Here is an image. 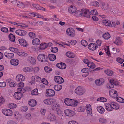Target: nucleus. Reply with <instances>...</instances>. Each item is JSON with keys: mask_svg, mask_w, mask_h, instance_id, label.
I'll return each mask as SVG.
<instances>
[{"mask_svg": "<svg viewBox=\"0 0 124 124\" xmlns=\"http://www.w3.org/2000/svg\"><path fill=\"white\" fill-rule=\"evenodd\" d=\"M2 112L3 114L7 116H10L13 115V112L9 109L8 108H4L2 110Z\"/></svg>", "mask_w": 124, "mask_h": 124, "instance_id": "nucleus-5", "label": "nucleus"}, {"mask_svg": "<svg viewBox=\"0 0 124 124\" xmlns=\"http://www.w3.org/2000/svg\"><path fill=\"white\" fill-rule=\"evenodd\" d=\"M8 124H18L16 121L13 120H9L7 122Z\"/></svg>", "mask_w": 124, "mask_h": 124, "instance_id": "nucleus-59", "label": "nucleus"}, {"mask_svg": "<svg viewBox=\"0 0 124 124\" xmlns=\"http://www.w3.org/2000/svg\"><path fill=\"white\" fill-rule=\"evenodd\" d=\"M9 50L15 53H17L18 52V50L17 48L12 47L9 48Z\"/></svg>", "mask_w": 124, "mask_h": 124, "instance_id": "nucleus-57", "label": "nucleus"}, {"mask_svg": "<svg viewBox=\"0 0 124 124\" xmlns=\"http://www.w3.org/2000/svg\"><path fill=\"white\" fill-rule=\"evenodd\" d=\"M20 110L23 112H26L28 110V107L25 106H23L20 107Z\"/></svg>", "mask_w": 124, "mask_h": 124, "instance_id": "nucleus-49", "label": "nucleus"}, {"mask_svg": "<svg viewBox=\"0 0 124 124\" xmlns=\"http://www.w3.org/2000/svg\"><path fill=\"white\" fill-rule=\"evenodd\" d=\"M41 79V77L38 76H33L31 77V81L30 82V83L31 84H34L35 82L40 80Z\"/></svg>", "mask_w": 124, "mask_h": 124, "instance_id": "nucleus-10", "label": "nucleus"}, {"mask_svg": "<svg viewBox=\"0 0 124 124\" xmlns=\"http://www.w3.org/2000/svg\"><path fill=\"white\" fill-rule=\"evenodd\" d=\"M42 83L46 85H47L48 84V82L47 80L45 78H42L41 81Z\"/></svg>", "mask_w": 124, "mask_h": 124, "instance_id": "nucleus-63", "label": "nucleus"}, {"mask_svg": "<svg viewBox=\"0 0 124 124\" xmlns=\"http://www.w3.org/2000/svg\"><path fill=\"white\" fill-rule=\"evenodd\" d=\"M54 89L57 91H59L62 88V85H57L54 86Z\"/></svg>", "mask_w": 124, "mask_h": 124, "instance_id": "nucleus-46", "label": "nucleus"}, {"mask_svg": "<svg viewBox=\"0 0 124 124\" xmlns=\"http://www.w3.org/2000/svg\"><path fill=\"white\" fill-rule=\"evenodd\" d=\"M29 35L31 39H34L36 37L35 34L32 32H30L29 33Z\"/></svg>", "mask_w": 124, "mask_h": 124, "instance_id": "nucleus-60", "label": "nucleus"}, {"mask_svg": "<svg viewBox=\"0 0 124 124\" xmlns=\"http://www.w3.org/2000/svg\"><path fill=\"white\" fill-rule=\"evenodd\" d=\"M86 109L87 114H91L92 113V110L90 104H87L86 106Z\"/></svg>", "mask_w": 124, "mask_h": 124, "instance_id": "nucleus-25", "label": "nucleus"}, {"mask_svg": "<svg viewBox=\"0 0 124 124\" xmlns=\"http://www.w3.org/2000/svg\"><path fill=\"white\" fill-rule=\"evenodd\" d=\"M102 37L105 39L107 40L110 38V36L108 33L107 32L104 34Z\"/></svg>", "mask_w": 124, "mask_h": 124, "instance_id": "nucleus-44", "label": "nucleus"}, {"mask_svg": "<svg viewBox=\"0 0 124 124\" xmlns=\"http://www.w3.org/2000/svg\"><path fill=\"white\" fill-rule=\"evenodd\" d=\"M64 112L65 115L68 116H72L75 115V112L71 110H65Z\"/></svg>", "mask_w": 124, "mask_h": 124, "instance_id": "nucleus-13", "label": "nucleus"}, {"mask_svg": "<svg viewBox=\"0 0 124 124\" xmlns=\"http://www.w3.org/2000/svg\"><path fill=\"white\" fill-rule=\"evenodd\" d=\"M32 67L29 66L27 67L23 68V70L25 72H32Z\"/></svg>", "mask_w": 124, "mask_h": 124, "instance_id": "nucleus-29", "label": "nucleus"}, {"mask_svg": "<svg viewBox=\"0 0 124 124\" xmlns=\"http://www.w3.org/2000/svg\"><path fill=\"white\" fill-rule=\"evenodd\" d=\"M101 7L102 9L105 10L107 11H111L109 8L108 4L107 3H105L104 2H101Z\"/></svg>", "mask_w": 124, "mask_h": 124, "instance_id": "nucleus-11", "label": "nucleus"}, {"mask_svg": "<svg viewBox=\"0 0 124 124\" xmlns=\"http://www.w3.org/2000/svg\"><path fill=\"white\" fill-rule=\"evenodd\" d=\"M83 16H85L87 18H90V16L89 10L86 9H83L82 10Z\"/></svg>", "mask_w": 124, "mask_h": 124, "instance_id": "nucleus-21", "label": "nucleus"}, {"mask_svg": "<svg viewBox=\"0 0 124 124\" xmlns=\"http://www.w3.org/2000/svg\"><path fill=\"white\" fill-rule=\"evenodd\" d=\"M95 82L97 86H100L104 84V80L103 78H100L96 79Z\"/></svg>", "mask_w": 124, "mask_h": 124, "instance_id": "nucleus-15", "label": "nucleus"}, {"mask_svg": "<svg viewBox=\"0 0 124 124\" xmlns=\"http://www.w3.org/2000/svg\"><path fill=\"white\" fill-rule=\"evenodd\" d=\"M32 43L34 45L37 46L40 44V41L39 39L36 38L32 41Z\"/></svg>", "mask_w": 124, "mask_h": 124, "instance_id": "nucleus-28", "label": "nucleus"}, {"mask_svg": "<svg viewBox=\"0 0 124 124\" xmlns=\"http://www.w3.org/2000/svg\"><path fill=\"white\" fill-rule=\"evenodd\" d=\"M27 60L29 63L32 65H35L36 63V60L35 58L33 57L28 56Z\"/></svg>", "mask_w": 124, "mask_h": 124, "instance_id": "nucleus-16", "label": "nucleus"}, {"mask_svg": "<svg viewBox=\"0 0 124 124\" xmlns=\"http://www.w3.org/2000/svg\"><path fill=\"white\" fill-rule=\"evenodd\" d=\"M88 67L91 69H94L95 67V64L93 62H90L87 65Z\"/></svg>", "mask_w": 124, "mask_h": 124, "instance_id": "nucleus-43", "label": "nucleus"}, {"mask_svg": "<svg viewBox=\"0 0 124 124\" xmlns=\"http://www.w3.org/2000/svg\"><path fill=\"white\" fill-rule=\"evenodd\" d=\"M11 64L14 66H17L19 63V61L17 59H11L10 61Z\"/></svg>", "mask_w": 124, "mask_h": 124, "instance_id": "nucleus-26", "label": "nucleus"}, {"mask_svg": "<svg viewBox=\"0 0 124 124\" xmlns=\"http://www.w3.org/2000/svg\"><path fill=\"white\" fill-rule=\"evenodd\" d=\"M54 79L55 82L59 84L63 83L64 81L63 78L59 76H56L54 78Z\"/></svg>", "mask_w": 124, "mask_h": 124, "instance_id": "nucleus-9", "label": "nucleus"}, {"mask_svg": "<svg viewBox=\"0 0 124 124\" xmlns=\"http://www.w3.org/2000/svg\"><path fill=\"white\" fill-rule=\"evenodd\" d=\"M25 118L28 120H30L32 119V116L30 113L28 112H26L25 115Z\"/></svg>", "mask_w": 124, "mask_h": 124, "instance_id": "nucleus-39", "label": "nucleus"}, {"mask_svg": "<svg viewBox=\"0 0 124 124\" xmlns=\"http://www.w3.org/2000/svg\"><path fill=\"white\" fill-rule=\"evenodd\" d=\"M25 78V77L22 74H18L17 76L16 79L18 81H23Z\"/></svg>", "mask_w": 124, "mask_h": 124, "instance_id": "nucleus-22", "label": "nucleus"}, {"mask_svg": "<svg viewBox=\"0 0 124 124\" xmlns=\"http://www.w3.org/2000/svg\"><path fill=\"white\" fill-rule=\"evenodd\" d=\"M8 107L10 109H13L16 108L17 107V105L15 103H9L8 105Z\"/></svg>", "mask_w": 124, "mask_h": 124, "instance_id": "nucleus-47", "label": "nucleus"}, {"mask_svg": "<svg viewBox=\"0 0 124 124\" xmlns=\"http://www.w3.org/2000/svg\"><path fill=\"white\" fill-rule=\"evenodd\" d=\"M114 43L117 45H120L122 44L123 41L120 38L117 37L114 41Z\"/></svg>", "mask_w": 124, "mask_h": 124, "instance_id": "nucleus-24", "label": "nucleus"}, {"mask_svg": "<svg viewBox=\"0 0 124 124\" xmlns=\"http://www.w3.org/2000/svg\"><path fill=\"white\" fill-rule=\"evenodd\" d=\"M96 109L97 111L100 114L103 113L105 111L104 108L101 106H98L96 108Z\"/></svg>", "mask_w": 124, "mask_h": 124, "instance_id": "nucleus-27", "label": "nucleus"}, {"mask_svg": "<svg viewBox=\"0 0 124 124\" xmlns=\"http://www.w3.org/2000/svg\"><path fill=\"white\" fill-rule=\"evenodd\" d=\"M85 109V107L83 106H81L77 108V111L79 112H83Z\"/></svg>", "mask_w": 124, "mask_h": 124, "instance_id": "nucleus-50", "label": "nucleus"}, {"mask_svg": "<svg viewBox=\"0 0 124 124\" xmlns=\"http://www.w3.org/2000/svg\"><path fill=\"white\" fill-rule=\"evenodd\" d=\"M48 105H51L50 110H55L60 107L59 104L57 103L56 100L53 98H50Z\"/></svg>", "mask_w": 124, "mask_h": 124, "instance_id": "nucleus-2", "label": "nucleus"}, {"mask_svg": "<svg viewBox=\"0 0 124 124\" xmlns=\"http://www.w3.org/2000/svg\"><path fill=\"white\" fill-rule=\"evenodd\" d=\"M107 99L106 98L102 97H101L98 98L97 101L101 102H105L107 101Z\"/></svg>", "mask_w": 124, "mask_h": 124, "instance_id": "nucleus-52", "label": "nucleus"}, {"mask_svg": "<svg viewBox=\"0 0 124 124\" xmlns=\"http://www.w3.org/2000/svg\"><path fill=\"white\" fill-rule=\"evenodd\" d=\"M105 107L106 110L108 111H111L113 110L111 102L110 103H106L105 104Z\"/></svg>", "mask_w": 124, "mask_h": 124, "instance_id": "nucleus-17", "label": "nucleus"}, {"mask_svg": "<svg viewBox=\"0 0 124 124\" xmlns=\"http://www.w3.org/2000/svg\"><path fill=\"white\" fill-rule=\"evenodd\" d=\"M110 82L111 83H112L113 85L114 84L116 85H118L119 84L118 81L112 79L110 80Z\"/></svg>", "mask_w": 124, "mask_h": 124, "instance_id": "nucleus-56", "label": "nucleus"}, {"mask_svg": "<svg viewBox=\"0 0 124 124\" xmlns=\"http://www.w3.org/2000/svg\"><path fill=\"white\" fill-rule=\"evenodd\" d=\"M37 59L39 61L43 62H46L48 60L47 56L43 54H39L37 57Z\"/></svg>", "mask_w": 124, "mask_h": 124, "instance_id": "nucleus-4", "label": "nucleus"}, {"mask_svg": "<svg viewBox=\"0 0 124 124\" xmlns=\"http://www.w3.org/2000/svg\"><path fill=\"white\" fill-rule=\"evenodd\" d=\"M19 44L21 46L24 47L27 46L28 43L24 39L21 38L18 40Z\"/></svg>", "mask_w": 124, "mask_h": 124, "instance_id": "nucleus-19", "label": "nucleus"}, {"mask_svg": "<svg viewBox=\"0 0 124 124\" xmlns=\"http://www.w3.org/2000/svg\"><path fill=\"white\" fill-rule=\"evenodd\" d=\"M29 15L30 16L39 18H42V16L36 13H29Z\"/></svg>", "mask_w": 124, "mask_h": 124, "instance_id": "nucleus-32", "label": "nucleus"}, {"mask_svg": "<svg viewBox=\"0 0 124 124\" xmlns=\"http://www.w3.org/2000/svg\"><path fill=\"white\" fill-rule=\"evenodd\" d=\"M16 33L20 36H24L26 34V32L24 30L19 29L15 31Z\"/></svg>", "mask_w": 124, "mask_h": 124, "instance_id": "nucleus-20", "label": "nucleus"}, {"mask_svg": "<svg viewBox=\"0 0 124 124\" xmlns=\"http://www.w3.org/2000/svg\"><path fill=\"white\" fill-rule=\"evenodd\" d=\"M55 93L54 91L51 89H48L46 90V95L48 97H52L55 95Z\"/></svg>", "mask_w": 124, "mask_h": 124, "instance_id": "nucleus-8", "label": "nucleus"}, {"mask_svg": "<svg viewBox=\"0 0 124 124\" xmlns=\"http://www.w3.org/2000/svg\"><path fill=\"white\" fill-rule=\"evenodd\" d=\"M22 95V94L20 92H16L14 93L13 97L15 99L19 100L21 99Z\"/></svg>", "mask_w": 124, "mask_h": 124, "instance_id": "nucleus-18", "label": "nucleus"}, {"mask_svg": "<svg viewBox=\"0 0 124 124\" xmlns=\"http://www.w3.org/2000/svg\"><path fill=\"white\" fill-rule=\"evenodd\" d=\"M66 33L68 36L71 37H74L75 35V32L74 29L69 28L66 30Z\"/></svg>", "mask_w": 124, "mask_h": 124, "instance_id": "nucleus-7", "label": "nucleus"}, {"mask_svg": "<svg viewBox=\"0 0 124 124\" xmlns=\"http://www.w3.org/2000/svg\"><path fill=\"white\" fill-rule=\"evenodd\" d=\"M88 47L89 49L94 51L97 48L98 46L96 43H91L88 45Z\"/></svg>", "mask_w": 124, "mask_h": 124, "instance_id": "nucleus-14", "label": "nucleus"}, {"mask_svg": "<svg viewBox=\"0 0 124 124\" xmlns=\"http://www.w3.org/2000/svg\"><path fill=\"white\" fill-rule=\"evenodd\" d=\"M47 47V46L46 43H41L39 47L40 51L46 48Z\"/></svg>", "mask_w": 124, "mask_h": 124, "instance_id": "nucleus-38", "label": "nucleus"}, {"mask_svg": "<svg viewBox=\"0 0 124 124\" xmlns=\"http://www.w3.org/2000/svg\"><path fill=\"white\" fill-rule=\"evenodd\" d=\"M112 108L115 110H117L119 108V106L117 104L114 102H111Z\"/></svg>", "mask_w": 124, "mask_h": 124, "instance_id": "nucleus-35", "label": "nucleus"}, {"mask_svg": "<svg viewBox=\"0 0 124 124\" xmlns=\"http://www.w3.org/2000/svg\"><path fill=\"white\" fill-rule=\"evenodd\" d=\"M9 40L12 42H14L15 39V36L13 34H10L9 35Z\"/></svg>", "mask_w": 124, "mask_h": 124, "instance_id": "nucleus-48", "label": "nucleus"}, {"mask_svg": "<svg viewBox=\"0 0 124 124\" xmlns=\"http://www.w3.org/2000/svg\"><path fill=\"white\" fill-rule=\"evenodd\" d=\"M51 50L52 52L55 53L57 52L58 51V49L56 47H51Z\"/></svg>", "mask_w": 124, "mask_h": 124, "instance_id": "nucleus-64", "label": "nucleus"}, {"mask_svg": "<svg viewBox=\"0 0 124 124\" xmlns=\"http://www.w3.org/2000/svg\"><path fill=\"white\" fill-rule=\"evenodd\" d=\"M77 10L76 7L74 6L71 5L69 8V11L70 13H75Z\"/></svg>", "mask_w": 124, "mask_h": 124, "instance_id": "nucleus-33", "label": "nucleus"}, {"mask_svg": "<svg viewBox=\"0 0 124 124\" xmlns=\"http://www.w3.org/2000/svg\"><path fill=\"white\" fill-rule=\"evenodd\" d=\"M38 90L35 89L33 90L31 92V93L32 95H38Z\"/></svg>", "mask_w": 124, "mask_h": 124, "instance_id": "nucleus-62", "label": "nucleus"}, {"mask_svg": "<svg viewBox=\"0 0 124 124\" xmlns=\"http://www.w3.org/2000/svg\"><path fill=\"white\" fill-rule=\"evenodd\" d=\"M5 56L7 58L10 59L14 57L13 53L8 52V51L4 53Z\"/></svg>", "mask_w": 124, "mask_h": 124, "instance_id": "nucleus-23", "label": "nucleus"}, {"mask_svg": "<svg viewBox=\"0 0 124 124\" xmlns=\"http://www.w3.org/2000/svg\"><path fill=\"white\" fill-rule=\"evenodd\" d=\"M75 15L77 17H81L82 16V13L80 11H76L75 13Z\"/></svg>", "mask_w": 124, "mask_h": 124, "instance_id": "nucleus-53", "label": "nucleus"}, {"mask_svg": "<svg viewBox=\"0 0 124 124\" xmlns=\"http://www.w3.org/2000/svg\"><path fill=\"white\" fill-rule=\"evenodd\" d=\"M86 92L85 89L83 87L79 86L75 90V93L79 96L83 95Z\"/></svg>", "mask_w": 124, "mask_h": 124, "instance_id": "nucleus-3", "label": "nucleus"}, {"mask_svg": "<svg viewBox=\"0 0 124 124\" xmlns=\"http://www.w3.org/2000/svg\"><path fill=\"white\" fill-rule=\"evenodd\" d=\"M103 24L105 26L110 27V21L108 20H103L102 21Z\"/></svg>", "mask_w": 124, "mask_h": 124, "instance_id": "nucleus-40", "label": "nucleus"}, {"mask_svg": "<svg viewBox=\"0 0 124 124\" xmlns=\"http://www.w3.org/2000/svg\"><path fill=\"white\" fill-rule=\"evenodd\" d=\"M46 118L51 122H54L56 119L55 116L51 113H50L47 115L46 116Z\"/></svg>", "mask_w": 124, "mask_h": 124, "instance_id": "nucleus-12", "label": "nucleus"}, {"mask_svg": "<svg viewBox=\"0 0 124 124\" xmlns=\"http://www.w3.org/2000/svg\"><path fill=\"white\" fill-rule=\"evenodd\" d=\"M1 31L3 32L7 33L8 32V29L6 27H2L0 29Z\"/></svg>", "mask_w": 124, "mask_h": 124, "instance_id": "nucleus-61", "label": "nucleus"}, {"mask_svg": "<svg viewBox=\"0 0 124 124\" xmlns=\"http://www.w3.org/2000/svg\"><path fill=\"white\" fill-rule=\"evenodd\" d=\"M56 66L57 67L61 69H64L66 67V65L62 63H58L56 64Z\"/></svg>", "mask_w": 124, "mask_h": 124, "instance_id": "nucleus-34", "label": "nucleus"}, {"mask_svg": "<svg viewBox=\"0 0 124 124\" xmlns=\"http://www.w3.org/2000/svg\"><path fill=\"white\" fill-rule=\"evenodd\" d=\"M18 55L21 56H26L27 55V54L23 52H18Z\"/></svg>", "mask_w": 124, "mask_h": 124, "instance_id": "nucleus-55", "label": "nucleus"}, {"mask_svg": "<svg viewBox=\"0 0 124 124\" xmlns=\"http://www.w3.org/2000/svg\"><path fill=\"white\" fill-rule=\"evenodd\" d=\"M33 6L35 8L39 10H45V9L42 7H40L39 5L37 4H33Z\"/></svg>", "mask_w": 124, "mask_h": 124, "instance_id": "nucleus-36", "label": "nucleus"}, {"mask_svg": "<svg viewBox=\"0 0 124 124\" xmlns=\"http://www.w3.org/2000/svg\"><path fill=\"white\" fill-rule=\"evenodd\" d=\"M66 55L67 57L70 58H73L75 56V55L74 53L70 51L67 52Z\"/></svg>", "mask_w": 124, "mask_h": 124, "instance_id": "nucleus-37", "label": "nucleus"}, {"mask_svg": "<svg viewBox=\"0 0 124 124\" xmlns=\"http://www.w3.org/2000/svg\"><path fill=\"white\" fill-rule=\"evenodd\" d=\"M14 117L17 120H20L21 118V115L17 111H15L14 113Z\"/></svg>", "mask_w": 124, "mask_h": 124, "instance_id": "nucleus-31", "label": "nucleus"}, {"mask_svg": "<svg viewBox=\"0 0 124 124\" xmlns=\"http://www.w3.org/2000/svg\"><path fill=\"white\" fill-rule=\"evenodd\" d=\"M64 102L67 106L74 107L77 105L78 102L77 100L66 98L64 99Z\"/></svg>", "mask_w": 124, "mask_h": 124, "instance_id": "nucleus-1", "label": "nucleus"}, {"mask_svg": "<svg viewBox=\"0 0 124 124\" xmlns=\"http://www.w3.org/2000/svg\"><path fill=\"white\" fill-rule=\"evenodd\" d=\"M115 98H116V101L122 103L124 102V99L122 98L117 97Z\"/></svg>", "mask_w": 124, "mask_h": 124, "instance_id": "nucleus-51", "label": "nucleus"}, {"mask_svg": "<svg viewBox=\"0 0 124 124\" xmlns=\"http://www.w3.org/2000/svg\"><path fill=\"white\" fill-rule=\"evenodd\" d=\"M32 49L35 52H40V51L39 47L37 46H33L32 47Z\"/></svg>", "mask_w": 124, "mask_h": 124, "instance_id": "nucleus-58", "label": "nucleus"}, {"mask_svg": "<svg viewBox=\"0 0 124 124\" xmlns=\"http://www.w3.org/2000/svg\"><path fill=\"white\" fill-rule=\"evenodd\" d=\"M49 60L52 61L55 60L56 58V56L53 54H50L49 55Z\"/></svg>", "mask_w": 124, "mask_h": 124, "instance_id": "nucleus-42", "label": "nucleus"}, {"mask_svg": "<svg viewBox=\"0 0 124 124\" xmlns=\"http://www.w3.org/2000/svg\"><path fill=\"white\" fill-rule=\"evenodd\" d=\"M109 96L113 99H115L118 96V93L117 91L114 89H112L109 92Z\"/></svg>", "mask_w": 124, "mask_h": 124, "instance_id": "nucleus-6", "label": "nucleus"}, {"mask_svg": "<svg viewBox=\"0 0 124 124\" xmlns=\"http://www.w3.org/2000/svg\"><path fill=\"white\" fill-rule=\"evenodd\" d=\"M32 71H33L34 73L37 74L39 71V69L38 67H36L34 68L32 67Z\"/></svg>", "mask_w": 124, "mask_h": 124, "instance_id": "nucleus-45", "label": "nucleus"}, {"mask_svg": "<svg viewBox=\"0 0 124 124\" xmlns=\"http://www.w3.org/2000/svg\"><path fill=\"white\" fill-rule=\"evenodd\" d=\"M105 73L109 76H112L113 74V72L110 70H106L105 71Z\"/></svg>", "mask_w": 124, "mask_h": 124, "instance_id": "nucleus-41", "label": "nucleus"}, {"mask_svg": "<svg viewBox=\"0 0 124 124\" xmlns=\"http://www.w3.org/2000/svg\"><path fill=\"white\" fill-rule=\"evenodd\" d=\"M36 101L34 99H32L28 101L29 105L32 107H34L36 104Z\"/></svg>", "mask_w": 124, "mask_h": 124, "instance_id": "nucleus-30", "label": "nucleus"}, {"mask_svg": "<svg viewBox=\"0 0 124 124\" xmlns=\"http://www.w3.org/2000/svg\"><path fill=\"white\" fill-rule=\"evenodd\" d=\"M44 69L45 71L48 73H49L52 70V69L51 68L47 66L45 67L44 68Z\"/></svg>", "mask_w": 124, "mask_h": 124, "instance_id": "nucleus-54", "label": "nucleus"}]
</instances>
